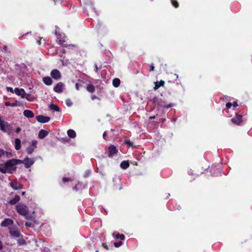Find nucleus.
<instances>
[{
    "mask_svg": "<svg viewBox=\"0 0 252 252\" xmlns=\"http://www.w3.org/2000/svg\"><path fill=\"white\" fill-rule=\"evenodd\" d=\"M30 95L29 94H28L26 95H25V98H26L28 100L32 101V99L30 98Z\"/></svg>",
    "mask_w": 252,
    "mask_h": 252,
    "instance_id": "nucleus-38",
    "label": "nucleus"
},
{
    "mask_svg": "<svg viewBox=\"0 0 252 252\" xmlns=\"http://www.w3.org/2000/svg\"><path fill=\"white\" fill-rule=\"evenodd\" d=\"M37 121L41 123H46L49 122L50 120V117L44 116L43 115H38L36 117Z\"/></svg>",
    "mask_w": 252,
    "mask_h": 252,
    "instance_id": "nucleus-9",
    "label": "nucleus"
},
{
    "mask_svg": "<svg viewBox=\"0 0 252 252\" xmlns=\"http://www.w3.org/2000/svg\"><path fill=\"white\" fill-rule=\"evenodd\" d=\"M0 130L3 132L10 134L12 131V126L8 122L4 121L0 117Z\"/></svg>",
    "mask_w": 252,
    "mask_h": 252,
    "instance_id": "nucleus-2",
    "label": "nucleus"
},
{
    "mask_svg": "<svg viewBox=\"0 0 252 252\" xmlns=\"http://www.w3.org/2000/svg\"><path fill=\"white\" fill-rule=\"evenodd\" d=\"M164 84V82L161 80L160 82L157 81L155 82L154 90H156L158 89L160 86H163Z\"/></svg>",
    "mask_w": 252,
    "mask_h": 252,
    "instance_id": "nucleus-21",
    "label": "nucleus"
},
{
    "mask_svg": "<svg viewBox=\"0 0 252 252\" xmlns=\"http://www.w3.org/2000/svg\"><path fill=\"white\" fill-rule=\"evenodd\" d=\"M113 236L114 237H115V233H113ZM115 238H117V239H120L121 240H123L125 239V236L123 234H117L115 236Z\"/></svg>",
    "mask_w": 252,
    "mask_h": 252,
    "instance_id": "nucleus-29",
    "label": "nucleus"
},
{
    "mask_svg": "<svg viewBox=\"0 0 252 252\" xmlns=\"http://www.w3.org/2000/svg\"><path fill=\"white\" fill-rule=\"evenodd\" d=\"M125 143L129 147H132L133 146L132 142H131L130 140H126Z\"/></svg>",
    "mask_w": 252,
    "mask_h": 252,
    "instance_id": "nucleus-32",
    "label": "nucleus"
},
{
    "mask_svg": "<svg viewBox=\"0 0 252 252\" xmlns=\"http://www.w3.org/2000/svg\"><path fill=\"white\" fill-rule=\"evenodd\" d=\"M15 145L16 150H19L21 148V140L18 138L16 139L15 140Z\"/></svg>",
    "mask_w": 252,
    "mask_h": 252,
    "instance_id": "nucleus-23",
    "label": "nucleus"
},
{
    "mask_svg": "<svg viewBox=\"0 0 252 252\" xmlns=\"http://www.w3.org/2000/svg\"><path fill=\"white\" fill-rule=\"evenodd\" d=\"M161 97H162V94H161ZM153 101L155 104H157L158 107L169 108L173 106L172 104H169L166 105L165 101L163 100L162 97H155L153 98Z\"/></svg>",
    "mask_w": 252,
    "mask_h": 252,
    "instance_id": "nucleus-4",
    "label": "nucleus"
},
{
    "mask_svg": "<svg viewBox=\"0 0 252 252\" xmlns=\"http://www.w3.org/2000/svg\"><path fill=\"white\" fill-rule=\"evenodd\" d=\"M232 105L234 107H237L238 106V104L236 101L234 102Z\"/></svg>",
    "mask_w": 252,
    "mask_h": 252,
    "instance_id": "nucleus-47",
    "label": "nucleus"
},
{
    "mask_svg": "<svg viewBox=\"0 0 252 252\" xmlns=\"http://www.w3.org/2000/svg\"><path fill=\"white\" fill-rule=\"evenodd\" d=\"M9 185L10 187L14 190L20 189L23 188V186L18 182L17 180L11 181Z\"/></svg>",
    "mask_w": 252,
    "mask_h": 252,
    "instance_id": "nucleus-6",
    "label": "nucleus"
},
{
    "mask_svg": "<svg viewBox=\"0 0 252 252\" xmlns=\"http://www.w3.org/2000/svg\"><path fill=\"white\" fill-rule=\"evenodd\" d=\"M20 159H11L6 161L4 163L7 173L12 174L15 171L16 166L20 164Z\"/></svg>",
    "mask_w": 252,
    "mask_h": 252,
    "instance_id": "nucleus-1",
    "label": "nucleus"
},
{
    "mask_svg": "<svg viewBox=\"0 0 252 252\" xmlns=\"http://www.w3.org/2000/svg\"><path fill=\"white\" fill-rule=\"evenodd\" d=\"M106 135H107V133H106V132H104L103 133V138H105V136H106Z\"/></svg>",
    "mask_w": 252,
    "mask_h": 252,
    "instance_id": "nucleus-53",
    "label": "nucleus"
},
{
    "mask_svg": "<svg viewBox=\"0 0 252 252\" xmlns=\"http://www.w3.org/2000/svg\"><path fill=\"white\" fill-rule=\"evenodd\" d=\"M79 87H80V85L78 84V83H76L75 84V88L77 90H79Z\"/></svg>",
    "mask_w": 252,
    "mask_h": 252,
    "instance_id": "nucleus-43",
    "label": "nucleus"
},
{
    "mask_svg": "<svg viewBox=\"0 0 252 252\" xmlns=\"http://www.w3.org/2000/svg\"><path fill=\"white\" fill-rule=\"evenodd\" d=\"M154 64H151L150 65V71H153L154 70Z\"/></svg>",
    "mask_w": 252,
    "mask_h": 252,
    "instance_id": "nucleus-40",
    "label": "nucleus"
},
{
    "mask_svg": "<svg viewBox=\"0 0 252 252\" xmlns=\"http://www.w3.org/2000/svg\"><path fill=\"white\" fill-rule=\"evenodd\" d=\"M20 196L16 195L14 196V197L11 199H10L8 203L10 204L14 205L17 203L20 200Z\"/></svg>",
    "mask_w": 252,
    "mask_h": 252,
    "instance_id": "nucleus-18",
    "label": "nucleus"
},
{
    "mask_svg": "<svg viewBox=\"0 0 252 252\" xmlns=\"http://www.w3.org/2000/svg\"><path fill=\"white\" fill-rule=\"evenodd\" d=\"M95 252H98V250L95 251Z\"/></svg>",
    "mask_w": 252,
    "mask_h": 252,
    "instance_id": "nucleus-57",
    "label": "nucleus"
},
{
    "mask_svg": "<svg viewBox=\"0 0 252 252\" xmlns=\"http://www.w3.org/2000/svg\"><path fill=\"white\" fill-rule=\"evenodd\" d=\"M9 233L11 237L14 238H19L20 236V233L16 227H10Z\"/></svg>",
    "mask_w": 252,
    "mask_h": 252,
    "instance_id": "nucleus-8",
    "label": "nucleus"
},
{
    "mask_svg": "<svg viewBox=\"0 0 252 252\" xmlns=\"http://www.w3.org/2000/svg\"><path fill=\"white\" fill-rule=\"evenodd\" d=\"M6 90L8 92H10L11 93H14V90H13V89L11 88V87H7L6 88Z\"/></svg>",
    "mask_w": 252,
    "mask_h": 252,
    "instance_id": "nucleus-37",
    "label": "nucleus"
},
{
    "mask_svg": "<svg viewBox=\"0 0 252 252\" xmlns=\"http://www.w3.org/2000/svg\"><path fill=\"white\" fill-rule=\"evenodd\" d=\"M48 134V132L45 130L41 129L38 133V137L43 139Z\"/></svg>",
    "mask_w": 252,
    "mask_h": 252,
    "instance_id": "nucleus-17",
    "label": "nucleus"
},
{
    "mask_svg": "<svg viewBox=\"0 0 252 252\" xmlns=\"http://www.w3.org/2000/svg\"><path fill=\"white\" fill-rule=\"evenodd\" d=\"M25 191H23V192H22V195H25Z\"/></svg>",
    "mask_w": 252,
    "mask_h": 252,
    "instance_id": "nucleus-55",
    "label": "nucleus"
},
{
    "mask_svg": "<svg viewBox=\"0 0 252 252\" xmlns=\"http://www.w3.org/2000/svg\"><path fill=\"white\" fill-rule=\"evenodd\" d=\"M65 103H66V105L68 106H71L72 105V102L71 100L69 99H67L65 100Z\"/></svg>",
    "mask_w": 252,
    "mask_h": 252,
    "instance_id": "nucleus-30",
    "label": "nucleus"
},
{
    "mask_svg": "<svg viewBox=\"0 0 252 252\" xmlns=\"http://www.w3.org/2000/svg\"><path fill=\"white\" fill-rule=\"evenodd\" d=\"M17 212L20 215L25 216L26 219H29L28 213L29 208L27 206L24 204L19 203L16 206Z\"/></svg>",
    "mask_w": 252,
    "mask_h": 252,
    "instance_id": "nucleus-3",
    "label": "nucleus"
},
{
    "mask_svg": "<svg viewBox=\"0 0 252 252\" xmlns=\"http://www.w3.org/2000/svg\"><path fill=\"white\" fill-rule=\"evenodd\" d=\"M13 221L10 219H5L4 221L1 222V226L6 227L9 225L12 224Z\"/></svg>",
    "mask_w": 252,
    "mask_h": 252,
    "instance_id": "nucleus-16",
    "label": "nucleus"
},
{
    "mask_svg": "<svg viewBox=\"0 0 252 252\" xmlns=\"http://www.w3.org/2000/svg\"><path fill=\"white\" fill-rule=\"evenodd\" d=\"M7 49V46L6 45H4V46H3V50H4V51H6Z\"/></svg>",
    "mask_w": 252,
    "mask_h": 252,
    "instance_id": "nucleus-52",
    "label": "nucleus"
},
{
    "mask_svg": "<svg viewBox=\"0 0 252 252\" xmlns=\"http://www.w3.org/2000/svg\"><path fill=\"white\" fill-rule=\"evenodd\" d=\"M173 121L174 122H175V121H176V119H173Z\"/></svg>",
    "mask_w": 252,
    "mask_h": 252,
    "instance_id": "nucleus-56",
    "label": "nucleus"
},
{
    "mask_svg": "<svg viewBox=\"0 0 252 252\" xmlns=\"http://www.w3.org/2000/svg\"><path fill=\"white\" fill-rule=\"evenodd\" d=\"M122 244H123L122 242L120 241L119 242L114 243V245L116 247H119L122 245Z\"/></svg>",
    "mask_w": 252,
    "mask_h": 252,
    "instance_id": "nucleus-34",
    "label": "nucleus"
},
{
    "mask_svg": "<svg viewBox=\"0 0 252 252\" xmlns=\"http://www.w3.org/2000/svg\"><path fill=\"white\" fill-rule=\"evenodd\" d=\"M35 148H34V147H32V146H31V145L28 147L27 149H26V152H27V153L28 154H32L33 152L34 151Z\"/></svg>",
    "mask_w": 252,
    "mask_h": 252,
    "instance_id": "nucleus-28",
    "label": "nucleus"
},
{
    "mask_svg": "<svg viewBox=\"0 0 252 252\" xmlns=\"http://www.w3.org/2000/svg\"><path fill=\"white\" fill-rule=\"evenodd\" d=\"M231 121L233 123L239 125L242 121V117L241 115H237L236 117L232 118Z\"/></svg>",
    "mask_w": 252,
    "mask_h": 252,
    "instance_id": "nucleus-14",
    "label": "nucleus"
},
{
    "mask_svg": "<svg viewBox=\"0 0 252 252\" xmlns=\"http://www.w3.org/2000/svg\"><path fill=\"white\" fill-rule=\"evenodd\" d=\"M67 134L68 137L71 138H74L76 136L75 131L73 129L68 130L67 131Z\"/></svg>",
    "mask_w": 252,
    "mask_h": 252,
    "instance_id": "nucleus-20",
    "label": "nucleus"
},
{
    "mask_svg": "<svg viewBox=\"0 0 252 252\" xmlns=\"http://www.w3.org/2000/svg\"><path fill=\"white\" fill-rule=\"evenodd\" d=\"M102 246L103 247H104L106 249L108 250V247L107 245H106L105 244H102Z\"/></svg>",
    "mask_w": 252,
    "mask_h": 252,
    "instance_id": "nucleus-50",
    "label": "nucleus"
},
{
    "mask_svg": "<svg viewBox=\"0 0 252 252\" xmlns=\"http://www.w3.org/2000/svg\"><path fill=\"white\" fill-rule=\"evenodd\" d=\"M43 81L46 85L48 86L51 85L53 83V81L50 77H44L43 78Z\"/></svg>",
    "mask_w": 252,
    "mask_h": 252,
    "instance_id": "nucleus-19",
    "label": "nucleus"
},
{
    "mask_svg": "<svg viewBox=\"0 0 252 252\" xmlns=\"http://www.w3.org/2000/svg\"><path fill=\"white\" fill-rule=\"evenodd\" d=\"M21 131V129L20 127H17L16 129V132L17 133H19L20 132V131Z\"/></svg>",
    "mask_w": 252,
    "mask_h": 252,
    "instance_id": "nucleus-44",
    "label": "nucleus"
},
{
    "mask_svg": "<svg viewBox=\"0 0 252 252\" xmlns=\"http://www.w3.org/2000/svg\"><path fill=\"white\" fill-rule=\"evenodd\" d=\"M0 172L2 173H6L7 171L6 169L5 163L0 164Z\"/></svg>",
    "mask_w": 252,
    "mask_h": 252,
    "instance_id": "nucleus-27",
    "label": "nucleus"
},
{
    "mask_svg": "<svg viewBox=\"0 0 252 252\" xmlns=\"http://www.w3.org/2000/svg\"><path fill=\"white\" fill-rule=\"evenodd\" d=\"M87 90L89 92L92 93L95 91V88L91 84H88L87 86Z\"/></svg>",
    "mask_w": 252,
    "mask_h": 252,
    "instance_id": "nucleus-24",
    "label": "nucleus"
},
{
    "mask_svg": "<svg viewBox=\"0 0 252 252\" xmlns=\"http://www.w3.org/2000/svg\"><path fill=\"white\" fill-rule=\"evenodd\" d=\"M90 174V171H87L85 173V177H88L89 175Z\"/></svg>",
    "mask_w": 252,
    "mask_h": 252,
    "instance_id": "nucleus-42",
    "label": "nucleus"
},
{
    "mask_svg": "<svg viewBox=\"0 0 252 252\" xmlns=\"http://www.w3.org/2000/svg\"><path fill=\"white\" fill-rule=\"evenodd\" d=\"M79 185V184H78V185H76L75 187H74V189L76 190H77L79 189V187H78Z\"/></svg>",
    "mask_w": 252,
    "mask_h": 252,
    "instance_id": "nucleus-48",
    "label": "nucleus"
},
{
    "mask_svg": "<svg viewBox=\"0 0 252 252\" xmlns=\"http://www.w3.org/2000/svg\"><path fill=\"white\" fill-rule=\"evenodd\" d=\"M72 180L70 179V178H66V177H63V182H68V181H71Z\"/></svg>",
    "mask_w": 252,
    "mask_h": 252,
    "instance_id": "nucleus-36",
    "label": "nucleus"
},
{
    "mask_svg": "<svg viewBox=\"0 0 252 252\" xmlns=\"http://www.w3.org/2000/svg\"><path fill=\"white\" fill-rule=\"evenodd\" d=\"M50 75L53 79L57 80H58L61 78V72L57 69L52 70L51 72Z\"/></svg>",
    "mask_w": 252,
    "mask_h": 252,
    "instance_id": "nucleus-7",
    "label": "nucleus"
},
{
    "mask_svg": "<svg viewBox=\"0 0 252 252\" xmlns=\"http://www.w3.org/2000/svg\"><path fill=\"white\" fill-rule=\"evenodd\" d=\"M24 115L28 118H32L34 117L33 113L30 110H25L23 112Z\"/></svg>",
    "mask_w": 252,
    "mask_h": 252,
    "instance_id": "nucleus-15",
    "label": "nucleus"
},
{
    "mask_svg": "<svg viewBox=\"0 0 252 252\" xmlns=\"http://www.w3.org/2000/svg\"><path fill=\"white\" fill-rule=\"evenodd\" d=\"M14 93L18 95L21 96L22 98H25V95H26V93L24 89L15 88L14 89Z\"/></svg>",
    "mask_w": 252,
    "mask_h": 252,
    "instance_id": "nucleus-12",
    "label": "nucleus"
},
{
    "mask_svg": "<svg viewBox=\"0 0 252 252\" xmlns=\"http://www.w3.org/2000/svg\"><path fill=\"white\" fill-rule=\"evenodd\" d=\"M120 84V80L118 78H115L113 80V85L115 87H118Z\"/></svg>",
    "mask_w": 252,
    "mask_h": 252,
    "instance_id": "nucleus-26",
    "label": "nucleus"
},
{
    "mask_svg": "<svg viewBox=\"0 0 252 252\" xmlns=\"http://www.w3.org/2000/svg\"><path fill=\"white\" fill-rule=\"evenodd\" d=\"M91 98L92 100H94V99H99L96 95H92L91 96Z\"/></svg>",
    "mask_w": 252,
    "mask_h": 252,
    "instance_id": "nucleus-41",
    "label": "nucleus"
},
{
    "mask_svg": "<svg viewBox=\"0 0 252 252\" xmlns=\"http://www.w3.org/2000/svg\"><path fill=\"white\" fill-rule=\"evenodd\" d=\"M232 104L230 102H228L226 103V107L227 108H230L232 106Z\"/></svg>",
    "mask_w": 252,
    "mask_h": 252,
    "instance_id": "nucleus-39",
    "label": "nucleus"
},
{
    "mask_svg": "<svg viewBox=\"0 0 252 252\" xmlns=\"http://www.w3.org/2000/svg\"><path fill=\"white\" fill-rule=\"evenodd\" d=\"M12 156L11 153L4 151L3 150L0 149V158H8Z\"/></svg>",
    "mask_w": 252,
    "mask_h": 252,
    "instance_id": "nucleus-11",
    "label": "nucleus"
},
{
    "mask_svg": "<svg viewBox=\"0 0 252 252\" xmlns=\"http://www.w3.org/2000/svg\"><path fill=\"white\" fill-rule=\"evenodd\" d=\"M37 43L39 45L41 44V38L40 39V40H37Z\"/></svg>",
    "mask_w": 252,
    "mask_h": 252,
    "instance_id": "nucleus-51",
    "label": "nucleus"
},
{
    "mask_svg": "<svg viewBox=\"0 0 252 252\" xmlns=\"http://www.w3.org/2000/svg\"><path fill=\"white\" fill-rule=\"evenodd\" d=\"M155 117L154 116H151L149 117V119L150 120H152V119H155Z\"/></svg>",
    "mask_w": 252,
    "mask_h": 252,
    "instance_id": "nucleus-54",
    "label": "nucleus"
},
{
    "mask_svg": "<svg viewBox=\"0 0 252 252\" xmlns=\"http://www.w3.org/2000/svg\"><path fill=\"white\" fill-rule=\"evenodd\" d=\"M37 144V141L36 140H33L32 142L31 146L34 147V148H36V145Z\"/></svg>",
    "mask_w": 252,
    "mask_h": 252,
    "instance_id": "nucleus-33",
    "label": "nucleus"
},
{
    "mask_svg": "<svg viewBox=\"0 0 252 252\" xmlns=\"http://www.w3.org/2000/svg\"><path fill=\"white\" fill-rule=\"evenodd\" d=\"M64 85L62 82L58 83L56 86L54 88V91L58 93H61L63 92Z\"/></svg>",
    "mask_w": 252,
    "mask_h": 252,
    "instance_id": "nucleus-10",
    "label": "nucleus"
},
{
    "mask_svg": "<svg viewBox=\"0 0 252 252\" xmlns=\"http://www.w3.org/2000/svg\"><path fill=\"white\" fill-rule=\"evenodd\" d=\"M94 66H95V71L96 72H97V70H98V67H97V64H95L94 65Z\"/></svg>",
    "mask_w": 252,
    "mask_h": 252,
    "instance_id": "nucleus-46",
    "label": "nucleus"
},
{
    "mask_svg": "<svg viewBox=\"0 0 252 252\" xmlns=\"http://www.w3.org/2000/svg\"><path fill=\"white\" fill-rule=\"evenodd\" d=\"M49 108L52 110L58 112L60 111V108L56 105L51 104L49 105Z\"/></svg>",
    "mask_w": 252,
    "mask_h": 252,
    "instance_id": "nucleus-25",
    "label": "nucleus"
},
{
    "mask_svg": "<svg viewBox=\"0 0 252 252\" xmlns=\"http://www.w3.org/2000/svg\"><path fill=\"white\" fill-rule=\"evenodd\" d=\"M109 154H108V157H112L115 155H116L118 152L117 150L116 149V148L114 146H110L109 147Z\"/></svg>",
    "mask_w": 252,
    "mask_h": 252,
    "instance_id": "nucleus-13",
    "label": "nucleus"
},
{
    "mask_svg": "<svg viewBox=\"0 0 252 252\" xmlns=\"http://www.w3.org/2000/svg\"><path fill=\"white\" fill-rule=\"evenodd\" d=\"M25 225L27 226H28V227H31V224L30 222H26V223H25Z\"/></svg>",
    "mask_w": 252,
    "mask_h": 252,
    "instance_id": "nucleus-45",
    "label": "nucleus"
},
{
    "mask_svg": "<svg viewBox=\"0 0 252 252\" xmlns=\"http://www.w3.org/2000/svg\"><path fill=\"white\" fill-rule=\"evenodd\" d=\"M129 166V163L126 161H123L120 164V167L124 169H127Z\"/></svg>",
    "mask_w": 252,
    "mask_h": 252,
    "instance_id": "nucleus-22",
    "label": "nucleus"
},
{
    "mask_svg": "<svg viewBox=\"0 0 252 252\" xmlns=\"http://www.w3.org/2000/svg\"><path fill=\"white\" fill-rule=\"evenodd\" d=\"M21 162L20 164L23 163L25 166L27 168H30L34 162V160L32 158L27 157L24 159V160H20Z\"/></svg>",
    "mask_w": 252,
    "mask_h": 252,
    "instance_id": "nucleus-5",
    "label": "nucleus"
},
{
    "mask_svg": "<svg viewBox=\"0 0 252 252\" xmlns=\"http://www.w3.org/2000/svg\"><path fill=\"white\" fill-rule=\"evenodd\" d=\"M172 4L175 7H178V3L177 1L172 0Z\"/></svg>",
    "mask_w": 252,
    "mask_h": 252,
    "instance_id": "nucleus-35",
    "label": "nucleus"
},
{
    "mask_svg": "<svg viewBox=\"0 0 252 252\" xmlns=\"http://www.w3.org/2000/svg\"><path fill=\"white\" fill-rule=\"evenodd\" d=\"M5 105L7 106H11V107H14L16 105L15 103H11L10 102H6L5 103Z\"/></svg>",
    "mask_w": 252,
    "mask_h": 252,
    "instance_id": "nucleus-31",
    "label": "nucleus"
},
{
    "mask_svg": "<svg viewBox=\"0 0 252 252\" xmlns=\"http://www.w3.org/2000/svg\"><path fill=\"white\" fill-rule=\"evenodd\" d=\"M2 249V243L1 241H0V250Z\"/></svg>",
    "mask_w": 252,
    "mask_h": 252,
    "instance_id": "nucleus-49",
    "label": "nucleus"
}]
</instances>
